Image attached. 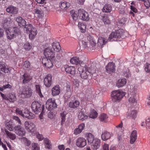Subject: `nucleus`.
Listing matches in <instances>:
<instances>
[{"label":"nucleus","instance_id":"nucleus-3","mask_svg":"<svg viewBox=\"0 0 150 150\" xmlns=\"http://www.w3.org/2000/svg\"><path fill=\"white\" fill-rule=\"evenodd\" d=\"M123 31V29H120L115 32H112L109 35L108 40L110 41L117 40L122 36L124 33Z\"/></svg>","mask_w":150,"mask_h":150},{"label":"nucleus","instance_id":"nucleus-19","mask_svg":"<svg viewBox=\"0 0 150 150\" xmlns=\"http://www.w3.org/2000/svg\"><path fill=\"white\" fill-rule=\"evenodd\" d=\"M91 144H92L91 145L92 148L93 149L96 150L100 146V141L98 139L96 138Z\"/></svg>","mask_w":150,"mask_h":150},{"label":"nucleus","instance_id":"nucleus-49","mask_svg":"<svg viewBox=\"0 0 150 150\" xmlns=\"http://www.w3.org/2000/svg\"><path fill=\"white\" fill-rule=\"evenodd\" d=\"M23 47L25 50H29L32 48V46L29 42L25 43L23 45Z\"/></svg>","mask_w":150,"mask_h":150},{"label":"nucleus","instance_id":"nucleus-38","mask_svg":"<svg viewBox=\"0 0 150 150\" xmlns=\"http://www.w3.org/2000/svg\"><path fill=\"white\" fill-rule=\"evenodd\" d=\"M87 118V116L85 114L84 112H80L78 115V118L80 120L82 121L84 120Z\"/></svg>","mask_w":150,"mask_h":150},{"label":"nucleus","instance_id":"nucleus-35","mask_svg":"<svg viewBox=\"0 0 150 150\" xmlns=\"http://www.w3.org/2000/svg\"><path fill=\"white\" fill-rule=\"evenodd\" d=\"M112 10L111 6L109 4H106L103 7L102 11L105 13H110Z\"/></svg>","mask_w":150,"mask_h":150},{"label":"nucleus","instance_id":"nucleus-44","mask_svg":"<svg viewBox=\"0 0 150 150\" xmlns=\"http://www.w3.org/2000/svg\"><path fill=\"white\" fill-rule=\"evenodd\" d=\"M97 115L98 113L96 111L94 110H93L90 112L89 117L91 118H95L97 117Z\"/></svg>","mask_w":150,"mask_h":150},{"label":"nucleus","instance_id":"nucleus-27","mask_svg":"<svg viewBox=\"0 0 150 150\" xmlns=\"http://www.w3.org/2000/svg\"><path fill=\"white\" fill-rule=\"evenodd\" d=\"M52 48L53 50L57 52H59L61 49V47L59 43L57 42H55L52 43Z\"/></svg>","mask_w":150,"mask_h":150},{"label":"nucleus","instance_id":"nucleus-16","mask_svg":"<svg viewBox=\"0 0 150 150\" xmlns=\"http://www.w3.org/2000/svg\"><path fill=\"white\" fill-rule=\"evenodd\" d=\"M1 97L4 99L8 100L10 102H13L16 98L15 94H1Z\"/></svg>","mask_w":150,"mask_h":150},{"label":"nucleus","instance_id":"nucleus-21","mask_svg":"<svg viewBox=\"0 0 150 150\" xmlns=\"http://www.w3.org/2000/svg\"><path fill=\"white\" fill-rule=\"evenodd\" d=\"M125 94H111L112 101L114 102L120 100Z\"/></svg>","mask_w":150,"mask_h":150},{"label":"nucleus","instance_id":"nucleus-57","mask_svg":"<svg viewBox=\"0 0 150 150\" xmlns=\"http://www.w3.org/2000/svg\"><path fill=\"white\" fill-rule=\"evenodd\" d=\"M66 113L63 112L60 114L61 117L62 119V124L65 121Z\"/></svg>","mask_w":150,"mask_h":150},{"label":"nucleus","instance_id":"nucleus-28","mask_svg":"<svg viewBox=\"0 0 150 150\" xmlns=\"http://www.w3.org/2000/svg\"><path fill=\"white\" fill-rule=\"evenodd\" d=\"M81 46L85 49L90 50V44L87 40L84 39L81 41Z\"/></svg>","mask_w":150,"mask_h":150},{"label":"nucleus","instance_id":"nucleus-43","mask_svg":"<svg viewBox=\"0 0 150 150\" xmlns=\"http://www.w3.org/2000/svg\"><path fill=\"white\" fill-rule=\"evenodd\" d=\"M15 126L11 122H9L6 124V128L10 131H13L14 130Z\"/></svg>","mask_w":150,"mask_h":150},{"label":"nucleus","instance_id":"nucleus-29","mask_svg":"<svg viewBox=\"0 0 150 150\" xmlns=\"http://www.w3.org/2000/svg\"><path fill=\"white\" fill-rule=\"evenodd\" d=\"M65 70L67 73L72 75H74L75 74V68L72 66H67L65 69Z\"/></svg>","mask_w":150,"mask_h":150},{"label":"nucleus","instance_id":"nucleus-10","mask_svg":"<svg viewBox=\"0 0 150 150\" xmlns=\"http://www.w3.org/2000/svg\"><path fill=\"white\" fill-rule=\"evenodd\" d=\"M115 65L113 62L109 63L105 67L107 73L109 74H112L115 71Z\"/></svg>","mask_w":150,"mask_h":150},{"label":"nucleus","instance_id":"nucleus-2","mask_svg":"<svg viewBox=\"0 0 150 150\" xmlns=\"http://www.w3.org/2000/svg\"><path fill=\"white\" fill-rule=\"evenodd\" d=\"M6 32L8 39L11 40L13 39L16 35L19 33V29L17 27L8 28L6 30Z\"/></svg>","mask_w":150,"mask_h":150},{"label":"nucleus","instance_id":"nucleus-55","mask_svg":"<svg viewBox=\"0 0 150 150\" xmlns=\"http://www.w3.org/2000/svg\"><path fill=\"white\" fill-rule=\"evenodd\" d=\"M11 86L8 84L7 85H4L2 87H0V91H3L4 89L6 88H11Z\"/></svg>","mask_w":150,"mask_h":150},{"label":"nucleus","instance_id":"nucleus-32","mask_svg":"<svg viewBox=\"0 0 150 150\" xmlns=\"http://www.w3.org/2000/svg\"><path fill=\"white\" fill-rule=\"evenodd\" d=\"M52 94H60L61 92V88L59 85H56L54 86L52 89Z\"/></svg>","mask_w":150,"mask_h":150},{"label":"nucleus","instance_id":"nucleus-17","mask_svg":"<svg viewBox=\"0 0 150 150\" xmlns=\"http://www.w3.org/2000/svg\"><path fill=\"white\" fill-rule=\"evenodd\" d=\"M16 20L18 23L19 26L21 27L25 26L26 25V21L25 19L22 17L18 16L16 18Z\"/></svg>","mask_w":150,"mask_h":150},{"label":"nucleus","instance_id":"nucleus-33","mask_svg":"<svg viewBox=\"0 0 150 150\" xmlns=\"http://www.w3.org/2000/svg\"><path fill=\"white\" fill-rule=\"evenodd\" d=\"M88 38L89 39V43L90 44V50H91L93 47L95 46L96 45V41L95 39L92 37L90 36L88 37ZM93 49H92L93 50Z\"/></svg>","mask_w":150,"mask_h":150},{"label":"nucleus","instance_id":"nucleus-36","mask_svg":"<svg viewBox=\"0 0 150 150\" xmlns=\"http://www.w3.org/2000/svg\"><path fill=\"white\" fill-rule=\"evenodd\" d=\"M99 118L100 121L106 122L108 121V117L106 114L103 113L100 115Z\"/></svg>","mask_w":150,"mask_h":150},{"label":"nucleus","instance_id":"nucleus-20","mask_svg":"<svg viewBox=\"0 0 150 150\" xmlns=\"http://www.w3.org/2000/svg\"><path fill=\"white\" fill-rule=\"evenodd\" d=\"M130 110L131 112L128 113V114L127 116V117L128 119L132 118L134 119L137 117V111L133 108H132Z\"/></svg>","mask_w":150,"mask_h":150},{"label":"nucleus","instance_id":"nucleus-59","mask_svg":"<svg viewBox=\"0 0 150 150\" xmlns=\"http://www.w3.org/2000/svg\"><path fill=\"white\" fill-rule=\"evenodd\" d=\"M111 94H124L121 90H115L112 91Z\"/></svg>","mask_w":150,"mask_h":150},{"label":"nucleus","instance_id":"nucleus-42","mask_svg":"<svg viewBox=\"0 0 150 150\" xmlns=\"http://www.w3.org/2000/svg\"><path fill=\"white\" fill-rule=\"evenodd\" d=\"M79 104V102L78 101L76 100L74 102H70L69 104V106L71 108H75L77 107Z\"/></svg>","mask_w":150,"mask_h":150},{"label":"nucleus","instance_id":"nucleus-12","mask_svg":"<svg viewBox=\"0 0 150 150\" xmlns=\"http://www.w3.org/2000/svg\"><path fill=\"white\" fill-rule=\"evenodd\" d=\"M86 144V139L83 137H79L77 139L76 142V145L78 147H83Z\"/></svg>","mask_w":150,"mask_h":150},{"label":"nucleus","instance_id":"nucleus-9","mask_svg":"<svg viewBox=\"0 0 150 150\" xmlns=\"http://www.w3.org/2000/svg\"><path fill=\"white\" fill-rule=\"evenodd\" d=\"M14 132L17 135L23 137L25 134V129L21 125H17L15 126Z\"/></svg>","mask_w":150,"mask_h":150},{"label":"nucleus","instance_id":"nucleus-48","mask_svg":"<svg viewBox=\"0 0 150 150\" xmlns=\"http://www.w3.org/2000/svg\"><path fill=\"white\" fill-rule=\"evenodd\" d=\"M10 22L7 20V19H5L4 23L2 24V26L4 29H6V30L8 29L7 28L9 25Z\"/></svg>","mask_w":150,"mask_h":150},{"label":"nucleus","instance_id":"nucleus-34","mask_svg":"<svg viewBox=\"0 0 150 150\" xmlns=\"http://www.w3.org/2000/svg\"><path fill=\"white\" fill-rule=\"evenodd\" d=\"M107 42V40L105 38L100 37H99L97 42L98 45L99 46H102L105 45Z\"/></svg>","mask_w":150,"mask_h":150},{"label":"nucleus","instance_id":"nucleus-61","mask_svg":"<svg viewBox=\"0 0 150 150\" xmlns=\"http://www.w3.org/2000/svg\"><path fill=\"white\" fill-rule=\"evenodd\" d=\"M143 2H144V5L146 8H149L150 7V3L148 0H144Z\"/></svg>","mask_w":150,"mask_h":150},{"label":"nucleus","instance_id":"nucleus-64","mask_svg":"<svg viewBox=\"0 0 150 150\" xmlns=\"http://www.w3.org/2000/svg\"><path fill=\"white\" fill-rule=\"evenodd\" d=\"M148 120H149L148 121V120H147L145 122V124H146L147 128H148L149 129H150V120L149 119Z\"/></svg>","mask_w":150,"mask_h":150},{"label":"nucleus","instance_id":"nucleus-5","mask_svg":"<svg viewBox=\"0 0 150 150\" xmlns=\"http://www.w3.org/2000/svg\"><path fill=\"white\" fill-rule=\"evenodd\" d=\"M44 108V105H41L38 101H34L31 104V108L33 111L36 114H38L42 111L43 108Z\"/></svg>","mask_w":150,"mask_h":150},{"label":"nucleus","instance_id":"nucleus-30","mask_svg":"<svg viewBox=\"0 0 150 150\" xmlns=\"http://www.w3.org/2000/svg\"><path fill=\"white\" fill-rule=\"evenodd\" d=\"M102 139L104 141L106 140L111 137V134L109 132L107 131H105L103 132L101 135Z\"/></svg>","mask_w":150,"mask_h":150},{"label":"nucleus","instance_id":"nucleus-18","mask_svg":"<svg viewBox=\"0 0 150 150\" xmlns=\"http://www.w3.org/2000/svg\"><path fill=\"white\" fill-rule=\"evenodd\" d=\"M22 116L24 118H26L30 119H32L35 117V116L33 113L26 110H24L22 115Z\"/></svg>","mask_w":150,"mask_h":150},{"label":"nucleus","instance_id":"nucleus-4","mask_svg":"<svg viewBox=\"0 0 150 150\" xmlns=\"http://www.w3.org/2000/svg\"><path fill=\"white\" fill-rule=\"evenodd\" d=\"M78 71L82 79H87L90 77H91L90 73L87 70L86 65H85L84 67L80 66L78 68Z\"/></svg>","mask_w":150,"mask_h":150},{"label":"nucleus","instance_id":"nucleus-6","mask_svg":"<svg viewBox=\"0 0 150 150\" xmlns=\"http://www.w3.org/2000/svg\"><path fill=\"white\" fill-rule=\"evenodd\" d=\"M78 16L80 19L82 20L87 21L89 19L88 13L83 9L80 8L78 10Z\"/></svg>","mask_w":150,"mask_h":150},{"label":"nucleus","instance_id":"nucleus-14","mask_svg":"<svg viewBox=\"0 0 150 150\" xmlns=\"http://www.w3.org/2000/svg\"><path fill=\"white\" fill-rule=\"evenodd\" d=\"M24 125L25 128L28 132H32L34 129L35 126L32 122L26 121L25 122Z\"/></svg>","mask_w":150,"mask_h":150},{"label":"nucleus","instance_id":"nucleus-13","mask_svg":"<svg viewBox=\"0 0 150 150\" xmlns=\"http://www.w3.org/2000/svg\"><path fill=\"white\" fill-rule=\"evenodd\" d=\"M45 85L47 87H50L52 83V76L49 74L46 76L44 80Z\"/></svg>","mask_w":150,"mask_h":150},{"label":"nucleus","instance_id":"nucleus-53","mask_svg":"<svg viewBox=\"0 0 150 150\" xmlns=\"http://www.w3.org/2000/svg\"><path fill=\"white\" fill-rule=\"evenodd\" d=\"M32 145L33 150H40V147L38 144L33 143L32 144Z\"/></svg>","mask_w":150,"mask_h":150},{"label":"nucleus","instance_id":"nucleus-24","mask_svg":"<svg viewBox=\"0 0 150 150\" xmlns=\"http://www.w3.org/2000/svg\"><path fill=\"white\" fill-rule=\"evenodd\" d=\"M127 80L125 79H120L117 81L116 85L118 88L122 87L126 83Z\"/></svg>","mask_w":150,"mask_h":150},{"label":"nucleus","instance_id":"nucleus-47","mask_svg":"<svg viewBox=\"0 0 150 150\" xmlns=\"http://www.w3.org/2000/svg\"><path fill=\"white\" fill-rule=\"evenodd\" d=\"M35 12L36 14L38 15V16L39 18H42V11H41V9H39L36 8L35 9Z\"/></svg>","mask_w":150,"mask_h":150},{"label":"nucleus","instance_id":"nucleus-41","mask_svg":"<svg viewBox=\"0 0 150 150\" xmlns=\"http://www.w3.org/2000/svg\"><path fill=\"white\" fill-rule=\"evenodd\" d=\"M5 132L7 136L11 139L13 140L16 139V136L15 134L12 133L7 130H5Z\"/></svg>","mask_w":150,"mask_h":150},{"label":"nucleus","instance_id":"nucleus-52","mask_svg":"<svg viewBox=\"0 0 150 150\" xmlns=\"http://www.w3.org/2000/svg\"><path fill=\"white\" fill-rule=\"evenodd\" d=\"M144 70L146 72H150V64L148 63H146L144 66Z\"/></svg>","mask_w":150,"mask_h":150},{"label":"nucleus","instance_id":"nucleus-26","mask_svg":"<svg viewBox=\"0 0 150 150\" xmlns=\"http://www.w3.org/2000/svg\"><path fill=\"white\" fill-rule=\"evenodd\" d=\"M85 127L84 124L82 123L78 126V127L76 128L74 130V133L75 135H77L81 133Z\"/></svg>","mask_w":150,"mask_h":150},{"label":"nucleus","instance_id":"nucleus-51","mask_svg":"<svg viewBox=\"0 0 150 150\" xmlns=\"http://www.w3.org/2000/svg\"><path fill=\"white\" fill-rule=\"evenodd\" d=\"M36 93L38 94H42L41 86L39 84H36L35 86Z\"/></svg>","mask_w":150,"mask_h":150},{"label":"nucleus","instance_id":"nucleus-31","mask_svg":"<svg viewBox=\"0 0 150 150\" xmlns=\"http://www.w3.org/2000/svg\"><path fill=\"white\" fill-rule=\"evenodd\" d=\"M137 138V131L136 130H133L132 132L130 135V143L131 144H133L135 142Z\"/></svg>","mask_w":150,"mask_h":150},{"label":"nucleus","instance_id":"nucleus-56","mask_svg":"<svg viewBox=\"0 0 150 150\" xmlns=\"http://www.w3.org/2000/svg\"><path fill=\"white\" fill-rule=\"evenodd\" d=\"M13 119L14 120H15L18 124L19 125H21L22 124L21 121L18 117L14 116L13 117Z\"/></svg>","mask_w":150,"mask_h":150},{"label":"nucleus","instance_id":"nucleus-63","mask_svg":"<svg viewBox=\"0 0 150 150\" xmlns=\"http://www.w3.org/2000/svg\"><path fill=\"white\" fill-rule=\"evenodd\" d=\"M3 69H4V70H3V71H3L5 73H8L10 72V70L9 69V68L6 65V67H4L3 68Z\"/></svg>","mask_w":150,"mask_h":150},{"label":"nucleus","instance_id":"nucleus-22","mask_svg":"<svg viewBox=\"0 0 150 150\" xmlns=\"http://www.w3.org/2000/svg\"><path fill=\"white\" fill-rule=\"evenodd\" d=\"M23 83L24 84L29 82L32 79L30 74L25 73L23 76Z\"/></svg>","mask_w":150,"mask_h":150},{"label":"nucleus","instance_id":"nucleus-54","mask_svg":"<svg viewBox=\"0 0 150 150\" xmlns=\"http://www.w3.org/2000/svg\"><path fill=\"white\" fill-rule=\"evenodd\" d=\"M30 66V63L28 61H26L24 62L23 67L24 69L29 68Z\"/></svg>","mask_w":150,"mask_h":150},{"label":"nucleus","instance_id":"nucleus-62","mask_svg":"<svg viewBox=\"0 0 150 150\" xmlns=\"http://www.w3.org/2000/svg\"><path fill=\"white\" fill-rule=\"evenodd\" d=\"M25 94H32V93H33V92H32V91L31 90V88L29 87L26 88L25 89Z\"/></svg>","mask_w":150,"mask_h":150},{"label":"nucleus","instance_id":"nucleus-11","mask_svg":"<svg viewBox=\"0 0 150 150\" xmlns=\"http://www.w3.org/2000/svg\"><path fill=\"white\" fill-rule=\"evenodd\" d=\"M53 60L45 57L42 58V62L46 67L50 68L53 67L52 61Z\"/></svg>","mask_w":150,"mask_h":150},{"label":"nucleus","instance_id":"nucleus-50","mask_svg":"<svg viewBox=\"0 0 150 150\" xmlns=\"http://www.w3.org/2000/svg\"><path fill=\"white\" fill-rule=\"evenodd\" d=\"M87 70L89 71L91 76V75H92L93 74L95 73L96 72V69L95 67H92V66L90 67L89 68L87 69Z\"/></svg>","mask_w":150,"mask_h":150},{"label":"nucleus","instance_id":"nucleus-58","mask_svg":"<svg viewBox=\"0 0 150 150\" xmlns=\"http://www.w3.org/2000/svg\"><path fill=\"white\" fill-rule=\"evenodd\" d=\"M6 63L4 62H0V70L3 71L4 70L3 68L4 67H6Z\"/></svg>","mask_w":150,"mask_h":150},{"label":"nucleus","instance_id":"nucleus-40","mask_svg":"<svg viewBox=\"0 0 150 150\" xmlns=\"http://www.w3.org/2000/svg\"><path fill=\"white\" fill-rule=\"evenodd\" d=\"M87 139L88 143L90 144H91L95 139L94 138L93 135L91 133L88 134L87 135Z\"/></svg>","mask_w":150,"mask_h":150},{"label":"nucleus","instance_id":"nucleus-45","mask_svg":"<svg viewBox=\"0 0 150 150\" xmlns=\"http://www.w3.org/2000/svg\"><path fill=\"white\" fill-rule=\"evenodd\" d=\"M44 141L46 144L45 147L46 148L50 149L51 148L50 141L48 139L45 138L44 139Z\"/></svg>","mask_w":150,"mask_h":150},{"label":"nucleus","instance_id":"nucleus-60","mask_svg":"<svg viewBox=\"0 0 150 150\" xmlns=\"http://www.w3.org/2000/svg\"><path fill=\"white\" fill-rule=\"evenodd\" d=\"M23 140L25 143V144H26V146H29L31 144V142L28 139L25 137L23 138Z\"/></svg>","mask_w":150,"mask_h":150},{"label":"nucleus","instance_id":"nucleus-37","mask_svg":"<svg viewBox=\"0 0 150 150\" xmlns=\"http://www.w3.org/2000/svg\"><path fill=\"white\" fill-rule=\"evenodd\" d=\"M78 26L82 33H84L86 32V26L85 24L81 22H79Z\"/></svg>","mask_w":150,"mask_h":150},{"label":"nucleus","instance_id":"nucleus-39","mask_svg":"<svg viewBox=\"0 0 150 150\" xmlns=\"http://www.w3.org/2000/svg\"><path fill=\"white\" fill-rule=\"evenodd\" d=\"M128 96L129 97V100L130 102L134 103L137 100L136 99L137 97L135 94H128Z\"/></svg>","mask_w":150,"mask_h":150},{"label":"nucleus","instance_id":"nucleus-23","mask_svg":"<svg viewBox=\"0 0 150 150\" xmlns=\"http://www.w3.org/2000/svg\"><path fill=\"white\" fill-rule=\"evenodd\" d=\"M70 62L72 64L77 65L78 64H82L83 61L80 60L79 58L77 57H74L70 60Z\"/></svg>","mask_w":150,"mask_h":150},{"label":"nucleus","instance_id":"nucleus-46","mask_svg":"<svg viewBox=\"0 0 150 150\" xmlns=\"http://www.w3.org/2000/svg\"><path fill=\"white\" fill-rule=\"evenodd\" d=\"M102 20L105 24H109L110 23V21L108 17L107 16H104L102 18Z\"/></svg>","mask_w":150,"mask_h":150},{"label":"nucleus","instance_id":"nucleus-25","mask_svg":"<svg viewBox=\"0 0 150 150\" xmlns=\"http://www.w3.org/2000/svg\"><path fill=\"white\" fill-rule=\"evenodd\" d=\"M70 6V4L64 1H62L59 3V6L62 9H66L69 8Z\"/></svg>","mask_w":150,"mask_h":150},{"label":"nucleus","instance_id":"nucleus-8","mask_svg":"<svg viewBox=\"0 0 150 150\" xmlns=\"http://www.w3.org/2000/svg\"><path fill=\"white\" fill-rule=\"evenodd\" d=\"M45 105L46 108L49 111L55 108L57 106L54 100L52 99L47 100Z\"/></svg>","mask_w":150,"mask_h":150},{"label":"nucleus","instance_id":"nucleus-7","mask_svg":"<svg viewBox=\"0 0 150 150\" xmlns=\"http://www.w3.org/2000/svg\"><path fill=\"white\" fill-rule=\"evenodd\" d=\"M44 54L46 58L54 59L55 53L53 51L52 48L47 47L44 50Z\"/></svg>","mask_w":150,"mask_h":150},{"label":"nucleus","instance_id":"nucleus-15","mask_svg":"<svg viewBox=\"0 0 150 150\" xmlns=\"http://www.w3.org/2000/svg\"><path fill=\"white\" fill-rule=\"evenodd\" d=\"M6 11L8 13L13 14H16L18 13V8L12 5L9 6L7 8Z\"/></svg>","mask_w":150,"mask_h":150},{"label":"nucleus","instance_id":"nucleus-1","mask_svg":"<svg viewBox=\"0 0 150 150\" xmlns=\"http://www.w3.org/2000/svg\"><path fill=\"white\" fill-rule=\"evenodd\" d=\"M24 30L25 33H29V37L31 40L34 39L37 34L36 29L30 24H27L25 25L24 28Z\"/></svg>","mask_w":150,"mask_h":150}]
</instances>
